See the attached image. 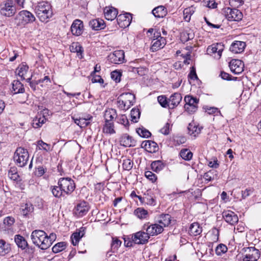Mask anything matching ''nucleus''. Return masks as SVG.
Here are the masks:
<instances>
[{"label": "nucleus", "mask_w": 261, "mask_h": 261, "mask_svg": "<svg viewBox=\"0 0 261 261\" xmlns=\"http://www.w3.org/2000/svg\"><path fill=\"white\" fill-rule=\"evenodd\" d=\"M171 217L169 214H162L161 215L158 219V223L159 225H161L164 227L168 226L171 223Z\"/></svg>", "instance_id": "7c9ffc66"}, {"label": "nucleus", "mask_w": 261, "mask_h": 261, "mask_svg": "<svg viewBox=\"0 0 261 261\" xmlns=\"http://www.w3.org/2000/svg\"><path fill=\"white\" fill-rule=\"evenodd\" d=\"M140 116V112L138 109L134 108L131 110V121L134 123L137 122Z\"/></svg>", "instance_id": "09e8293b"}, {"label": "nucleus", "mask_w": 261, "mask_h": 261, "mask_svg": "<svg viewBox=\"0 0 261 261\" xmlns=\"http://www.w3.org/2000/svg\"><path fill=\"white\" fill-rule=\"evenodd\" d=\"M141 146L142 148L150 153L155 152L158 149L157 143L150 140L143 141Z\"/></svg>", "instance_id": "5701e85b"}, {"label": "nucleus", "mask_w": 261, "mask_h": 261, "mask_svg": "<svg viewBox=\"0 0 261 261\" xmlns=\"http://www.w3.org/2000/svg\"><path fill=\"white\" fill-rule=\"evenodd\" d=\"M150 237L147 232L140 231L134 233L132 237V241L137 244H144L148 242Z\"/></svg>", "instance_id": "4468645a"}, {"label": "nucleus", "mask_w": 261, "mask_h": 261, "mask_svg": "<svg viewBox=\"0 0 261 261\" xmlns=\"http://www.w3.org/2000/svg\"><path fill=\"white\" fill-rule=\"evenodd\" d=\"M33 211V205L30 203H27L23 205H21L20 208V213L24 216H27L30 213Z\"/></svg>", "instance_id": "4c0bfd02"}, {"label": "nucleus", "mask_w": 261, "mask_h": 261, "mask_svg": "<svg viewBox=\"0 0 261 261\" xmlns=\"http://www.w3.org/2000/svg\"><path fill=\"white\" fill-rule=\"evenodd\" d=\"M224 50V45L221 43L213 44L207 48V54L213 56L216 59H220Z\"/></svg>", "instance_id": "9d476101"}, {"label": "nucleus", "mask_w": 261, "mask_h": 261, "mask_svg": "<svg viewBox=\"0 0 261 261\" xmlns=\"http://www.w3.org/2000/svg\"><path fill=\"white\" fill-rule=\"evenodd\" d=\"M31 239L33 244L42 250L49 248V241L46 239V233L41 230H35L32 232Z\"/></svg>", "instance_id": "f03ea898"}, {"label": "nucleus", "mask_w": 261, "mask_h": 261, "mask_svg": "<svg viewBox=\"0 0 261 261\" xmlns=\"http://www.w3.org/2000/svg\"><path fill=\"white\" fill-rule=\"evenodd\" d=\"M84 30L83 21L80 19H76L73 21L71 26V31L73 35L76 36L81 35Z\"/></svg>", "instance_id": "4be33fe9"}, {"label": "nucleus", "mask_w": 261, "mask_h": 261, "mask_svg": "<svg viewBox=\"0 0 261 261\" xmlns=\"http://www.w3.org/2000/svg\"><path fill=\"white\" fill-rule=\"evenodd\" d=\"M15 219L12 216L6 217L3 223L0 225V230L2 231L7 232L8 234H13L14 231L12 229V225L15 223Z\"/></svg>", "instance_id": "f8f14e48"}, {"label": "nucleus", "mask_w": 261, "mask_h": 261, "mask_svg": "<svg viewBox=\"0 0 261 261\" xmlns=\"http://www.w3.org/2000/svg\"><path fill=\"white\" fill-rule=\"evenodd\" d=\"M229 66L232 72L239 74L243 71L244 64L241 60L233 59L229 62Z\"/></svg>", "instance_id": "a211bd4d"}, {"label": "nucleus", "mask_w": 261, "mask_h": 261, "mask_svg": "<svg viewBox=\"0 0 261 261\" xmlns=\"http://www.w3.org/2000/svg\"><path fill=\"white\" fill-rule=\"evenodd\" d=\"M46 121L45 116L41 114H38L32 121V126L35 128L40 127Z\"/></svg>", "instance_id": "c85d7f7f"}, {"label": "nucleus", "mask_w": 261, "mask_h": 261, "mask_svg": "<svg viewBox=\"0 0 261 261\" xmlns=\"http://www.w3.org/2000/svg\"><path fill=\"white\" fill-rule=\"evenodd\" d=\"M216 171L214 170H210L208 172L205 173L203 175V178L205 180L211 181L214 180L216 176V174H214Z\"/></svg>", "instance_id": "13d9d810"}, {"label": "nucleus", "mask_w": 261, "mask_h": 261, "mask_svg": "<svg viewBox=\"0 0 261 261\" xmlns=\"http://www.w3.org/2000/svg\"><path fill=\"white\" fill-rule=\"evenodd\" d=\"M145 177L150 180L152 182H154L157 179V177L155 174L152 173L151 171H147L145 172Z\"/></svg>", "instance_id": "e2e57ef3"}, {"label": "nucleus", "mask_w": 261, "mask_h": 261, "mask_svg": "<svg viewBox=\"0 0 261 261\" xmlns=\"http://www.w3.org/2000/svg\"><path fill=\"white\" fill-rule=\"evenodd\" d=\"M51 192L53 195L57 198H59L62 195H63V191L60 188V186L58 185V186H54L51 187Z\"/></svg>", "instance_id": "3c124183"}, {"label": "nucleus", "mask_w": 261, "mask_h": 261, "mask_svg": "<svg viewBox=\"0 0 261 261\" xmlns=\"http://www.w3.org/2000/svg\"><path fill=\"white\" fill-rule=\"evenodd\" d=\"M46 239H48V241H49V247L50 246V245L52 244V243L55 241L56 239V234L54 233H51L49 234V236H48L46 234Z\"/></svg>", "instance_id": "774afa93"}, {"label": "nucleus", "mask_w": 261, "mask_h": 261, "mask_svg": "<svg viewBox=\"0 0 261 261\" xmlns=\"http://www.w3.org/2000/svg\"><path fill=\"white\" fill-rule=\"evenodd\" d=\"M179 154L182 159L186 161H190L193 156V153L188 149H181Z\"/></svg>", "instance_id": "79ce46f5"}, {"label": "nucleus", "mask_w": 261, "mask_h": 261, "mask_svg": "<svg viewBox=\"0 0 261 261\" xmlns=\"http://www.w3.org/2000/svg\"><path fill=\"white\" fill-rule=\"evenodd\" d=\"M166 43V39L161 36L160 33L154 31L153 36L151 39L150 50L152 51L158 50L163 48Z\"/></svg>", "instance_id": "20e7f679"}, {"label": "nucleus", "mask_w": 261, "mask_h": 261, "mask_svg": "<svg viewBox=\"0 0 261 261\" xmlns=\"http://www.w3.org/2000/svg\"><path fill=\"white\" fill-rule=\"evenodd\" d=\"M10 250L9 244H6L3 240H0V255L3 256L8 253Z\"/></svg>", "instance_id": "ea45409f"}, {"label": "nucleus", "mask_w": 261, "mask_h": 261, "mask_svg": "<svg viewBox=\"0 0 261 261\" xmlns=\"http://www.w3.org/2000/svg\"><path fill=\"white\" fill-rule=\"evenodd\" d=\"M258 250L254 247H248L245 250V254L243 256V261H256L259 257Z\"/></svg>", "instance_id": "9b49d317"}, {"label": "nucleus", "mask_w": 261, "mask_h": 261, "mask_svg": "<svg viewBox=\"0 0 261 261\" xmlns=\"http://www.w3.org/2000/svg\"><path fill=\"white\" fill-rule=\"evenodd\" d=\"M137 133L141 137L148 138L151 136V133L144 128H139L137 129Z\"/></svg>", "instance_id": "4d7b16f0"}, {"label": "nucleus", "mask_w": 261, "mask_h": 261, "mask_svg": "<svg viewBox=\"0 0 261 261\" xmlns=\"http://www.w3.org/2000/svg\"><path fill=\"white\" fill-rule=\"evenodd\" d=\"M117 111L114 109H109L106 110L104 114L105 121H112V120L117 118Z\"/></svg>", "instance_id": "473e14b6"}, {"label": "nucleus", "mask_w": 261, "mask_h": 261, "mask_svg": "<svg viewBox=\"0 0 261 261\" xmlns=\"http://www.w3.org/2000/svg\"><path fill=\"white\" fill-rule=\"evenodd\" d=\"M133 166V162L129 159H125L123 160L122 167L123 169L129 171Z\"/></svg>", "instance_id": "6e6d98bb"}, {"label": "nucleus", "mask_w": 261, "mask_h": 261, "mask_svg": "<svg viewBox=\"0 0 261 261\" xmlns=\"http://www.w3.org/2000/svg\"><path fill=\"white\" fill-rule=\"evenodd\" d=\"M17 247L20 249L18 250V254L22 251L21 256L23 259H27L30 257L31 250L28 247V244L25 239L22 236L17 234Z\"/></svg>", "instance_id": "423d86ee"}, {"label": "nucleus", "mask_w": 261, "mask_h": 261, "mask_svg": "<svg viewBox=\"0 0 261 261\" xmlns=\"http://www.w3.org/2000/svg\"><path fill=\"white\" fill-rule=\"evenodd\" d=\"M120 142L121 145L125 147L134 146L136 143L132 137L127 134H124L121 137Z\"/></svg>", "instance_id": "cd10ccee"}, {"label": "nucleus", "mask_w": 261, "mask_h": 261, "mask_svg": "<svg viewBox=\"0 0 261 261\" xmlns=\"http://www.w3.org/2000/svg\"><path fill=\"white\" fill-rule=\"evenodd\" d=\"M8 177L9 178L15 181L16 180V168L15 167H11L8 172Z\"/></svg>", "instance_id": "680f3d73"}, {"label": "nucleus", "mask_w": 261, "mask_h": 261, "mask_svg": "<svg viewBox=\"0 0 261 261\" xmlns=\"http://www.w3.org/2000/svg\"><path fill=\"white\" fill-rule=\"evenodd\" d=\"M244 4L243 0H229V4L232 7H239Z\"/></svg>", "instance_id": "69168bd1"}, {"label": "nucleus", "mask_w": 261, "mask_h": 261, "mask_svg": "<svg viewBox=\"0 0 261 261\" xmlns=\"http://www.w3.org/2000/svg\"><path fill=\"white\" fill-rule=\"evenodd\" d=\"M245 47L246 43L245 42L235 41L231 44L230 50L234 54H239L243 51Z\"/></svg>", "instance_id": "b1692460"}, {"label": "nucleus", "mask_w": 261, "mask_h": 261, "mask_svg": "<svg viewBox=\"0 0 261 261\" xmlns=\"http://www.w3.org/2000/svg\"><path fill=\"white\" fill-rule=\"evenodd\" d=\"M89 25L93 30H100L106 27V23L102 19L96 18L90 21Z\"/></svg>", "instance_id": "393cba45"}, {"label": "nucleus", "mask_w": 261, "mask_h": 261, "mask_svg": "<svg viewBox=\"0 0 261 261\" xmlns=\"http://www.w3.org/2000/svg\"><path fill=\"white\" fill-rule=\"evenodd\" d=\"M121 75V73L117 71H114L111 74V78L116 83L120 81Z\"/></svg>", "instance_id": "0e129e2a"}, {"label": "nucleus", "mask_w": 261, "mask_h": 261, "mask_svg": "<svg viewBox=\"0 0 261 261\" xmlns=\"http://www.w3.org/2000/svg\"><path fill=\"white\" fill-rule=\"evenodd\" d=\"M15 7L11 1H8L4 5L0 6V13L6 16H11L15 13Z\"/></svg>", "instance_id": "dca6fc26"}, {"label": "nucleus", "mask_w": 261, "mask_h": 261, "mask_svg": "<svg viewBox=\"0 0 261 261\" xmlns=\"http://www.w3.org/2000/svg\"><path fill=\"white\" fill-rule=\"evenodd\" d=\"M24 155L17 156V164L20 167H23L29 160V153H23Z\"/></svg>", "instance_id": "8fccbe9b"}, {"label": "nucleus", "mask_w": 261, "mask_h": 261, "mask_svg": "<svg viewBox=\"0 0 261 261\" xmlns=\"http://www.w3.org/2000/svg\"><path fill=\"white\" fill-rule=\"evenodd\" d=\"M19 69L17 74L20 77L22 80H25V76L29 70V66L25 63H22L17 68Z\"/></svg>", "instance_id": "f704fd0d"}, {"label": "nucleus", "mask_w": 261, "mask_h": 261, "mask_svg": "<svg viewBox=\"0 0 261 261\" xmlns=\"http://www.w3.org/2000/svg\"><path fill=\"white\" fill-rule=\"evenodd\" d=\"M104 12L106 18L109 20H114L118 14L117 9L112 7L105 8Z\"/></svg>", "instance_id": "bb28decb"}, {"label": "nucleus", "mask_w": 261, "mask_h": 261, "mask_svg": "<svg viewBox=\"0 0 261 261\" xmlns=\"http://www.w3.org/2000/svg\"><path fill=\"white\" fill-rule=\"evenodd\" d=\"M102 132L107 134H114L115 133L114 124L112 121H105L102 127Z\"/></svg>", "instance_id": "2f4dec72"}, {"label": "nucleus", "mask_w": 261, "mask_h": 261, "mask_svg": "<svg viewBox=\"0 0 261 261\" xmlns=\"http://www.w3.org/2000/svg\"><path fill=\"white\" fill-rule=\"evenodd\" d=\"M143 230H145L150 236H156L162 233L164 230L163 226L159 224H145L143 226Z\"/></svg>", "instance_id": "ddd939ff"}, {"label": "nucleus", "mask_w": 261, "mask_h": 261, "mask_svg": "<svg viewBox=\"0 0 261 261\" xmlns=\"http://www.w3.org/2000/svg\"><path fill=\"white\" fill-rule=\"evenodd\" d=\"M37 146L39 149H43L46 151L51 150L50 145L44 142L42 140H39L37 141Z\"/></svg>", "instance_id": "bf43d9fd"}, {"label": "nucleus", "mask_w": 261, "mask_h": 261, "mask_svg": "<svg viewBox=\"0 0 261 261\" xmlns=\"http://www.w3.org/2000/svg\"><path fill=\"white\" fill-rule=\"evenodd\" d=\"M66 248V243L64 242H61L55 244L53 246L52 250L54 253H57L64 250Z\"/></svg>", "instance_id": "de8ad7c7"}, {"label": "nucleus", "mask_w": 261, "mask_h": 261, "mask_svg": "<svg viewBox=\"0 0 261 261\" xmlns=\"http://www.w3.org/2000/svg\"><path fill=\"white\" fill-rule=\"evenodd\" d=\"M31 77H28L26 79V81L30 83V86L33 90H36L37 85L41 83L45 82V85H41L42 88H45L47 87L50 83L51 81L48 76H45L43 79L39 80L38 81H31Z\"/></svg>", "instance_id": "aec40b11"}, {"label": "nucleus", "mask_w": 261, "mask_h": 261, "mask_svg": "<svg viewBox=\"0 0 261 261\" xmlns=\"http://www.w3.org/2000/svg\"><path fill=\"white\" fill-rule=\"evenodd\" d=\"M158 101L162 107L169 108V99L167 100L165 96L161 95L158 96Z\"/></svg>", "instance_id": "5fc2aeb1"}, {"label": "nucleus", "mask_w": 261, "mask_h": 261, "mask_svg": "<svg viewBox=\"0 0 261 261\" xmlns=\"http://www.w3.org/2000/svg\"><path fill=\"white\" fill-rule=\"evenodd\" d=\"M70 49L72 52H76L80 59H82L83 58L82 55L83 52V48L77 43H73L70 47Z\"/></svg>", "instance_id": "37998d69"}, {"label": "nucleus", "mask_w": 261, "mask_h": 261, "mask_svg": "<svg viewBox=\"0 0 261 261\" xmlns=\"http://www.w3.org/2000/svg\"><path fill=\"white\" fill-rule=\"evenodd\" d=\"M222 217L227 223L231 225H234L239 220L238 216L230 211L223 212Z\"/></svg>", "instance_id": "412c9836"}, {"label": "nucleus", "mask_w": 261, "mask_h": 261, "mask_svg": "<svg viewBox=\"0 0 261 261\" xmlns=\"http://www.w3.org/2000/svg\"><path fill=\"white\" fill-rule=\"evenodd\" d=\"M84 230H80L79 232L73 233L71 236V240L72 244L74 246H76L78 244L80 239L84 236Z\"/></svg>", "instance_id": "c9c22d12"}, {"label": "nucleus", "mask_w": 261, "mask_h": 261, "mask_svg": "<svg viewBox=\"0 0 261 261\" xmlns=\"http://www.w3.org/2000/svg\"><path fill=\"white\" fill-rule=\"evenodd\" d=\"M151 167L153 171L158 172L164 168V164L161 161H155L151 163Z\"/></svg>", "instance_id": "c03bdc74"}, {"label": "nucleus", "mask_w": 261, "mask_h": 261, "mask_svg": "<svg viewBox=\"0 0 261 261\" xmlns=\"http://www.w3.org/2000/svg\"><path fill=\"white\" fill-rule=\"evenodd\" d=\"M118 123L121 124L126 128H128L129 121L125 115H120L118 117Z\"/></svg>", "instance_id": "864d4df0"}, {"label": "nucleus", "mask_w": 261, "mask_h": 261, "mask_svg": "<svg viewBox=\"0 0 261 261\" xmlns=\"http://www.w3.org/2000/svg\"><path fill=\"white\" fill-rule=\"evenodd\" d=\"M182 99L180 94L175 93L169 98V109H174L180 103Z\"/></svg>", "instance_id": "a878e982"}, {"label": "nucleus", "mask_w": 261, "mask_h": 261, "mask_svg": "<svg viewBox=\"0 0 261 261\" xmlns=\"http://www.w3.org/2000/svg\"><path fill=\"white\" fill-rule=\"evenodd\" d=\"M89 210L88 203L86 201H82L79 203L75 207L74 213L77 217H81L85 215Z\"/></svg>", "instance_id": "6ab92c4d"}, {"label": "nucleus", "mask_w": 261, "mask_h": 261, "mask_svg": "<svg viewBox=\"0 0 261 261\" xmlns=\"http://www.w3.org/2000/svg\"><path fill=\"white\" fill-rule=\"evenodd\" d=\"M170 124L168 123H166L165 125L163 127L160 132L164 135H168L169 133Z\"/></svg>", "instance_id": "338daca9"}, {"label": "nucleus", "mask_w": 261, "mask_h": 261, "mask_svg": "<svg viewBox=\"0 0 261 261\" xmlns=\"http://www.w3.org/2000/svg\"><path fill=\"white\" fill-rule=\"evenodd\" d=\"M92 118V116L90 115H88L85 117H82L79 118L78 123H79V126L81 127H84L87 126L90 124V120Z\"/></svg>", "instance_id": "49530a36"}, {"label": "nucleus", "mask_w": 261, "mask_h": 261, "mask_svg": "<svg viewBox=\"0 0 261 261\" xmlns=\"http://www.w3.org/2000/svg\"><path fill=\"white\" fill-rule=\"evenodd\" d=\"M58 184L66 195L70 194L75 188L74 181L70 178H61L59 180Z\"/></svg>", "instance_id": "39448f33"}, {"label": "nucleus", "mask_w": 261, "mask_h": 261, "mask_svg": "<svg viewBox=\"0 0 261 261\" xmlns=\"http://www.w3.org/2000/svg\"><path fill=\"white\" fill-rule=\"evenodd\" d=\"M185 110L189 113L195 112L198 108L199 99L191 95H187L185 97Z\"/></svg>", "instance_id": "0eeeda50"}, {"label": "nucleus", "mask_w": 261, "mask_h": 261, "mask_svg": "<svg viewBox=\"0 0 261 261\" xmlns=\"http://www.w3.org/2000/svg\"><path fill=\"white\" fill-rule=\"evenodd\" d=\"M188 128L189 130V134L191 136H193L195 137L198 135L201 131L200 128L194 122L190 123Z\"/></svg>", "instance_id": "e433bc0d"}, {"label": "nucleus", "mask_w": 261, "mask_h": 261, "mask_svg": "<svg viewBox=\"0 0 261 261\" xmlns=\"http://www.w3.org/2000/svg\"><path fill=\"white\" fill-rule=\"evenodd\" d=\"M202 231V228L200 226L199 223H193L190 226L189 233L191 236H197L201 234Z\"/></svg>", "instance_id": "c756f323"}, {"label": "nucleus", "mask_w": 261, "mask_h": 261, "mask_svg": "<svg viewBox=\"0 0 261 261\" xmlns=\"http://www.w3.org/2000/svg\"><path fill=\"white\" fill-rule=\"evenodd\" d=\"M135 102V95L130 93H126L119 96L117 102V106L120 109L126 111L129 109Z\"/></svg>", "instance_id": "7ed1b4c3"}, {"label": "nucleus", "mask_w": 261, "mask_h": 261, "mask_svg": "<svg viewBox=\"0 0 261 261\" xmlns=\"http://www.w3.org/2000/svg\"><path fill=\"white\" fill-rule=\"evenodd\" d=\"M137 217L140 219L146 218L148 216V212L142 208H138L135 211Z\"/></svg>", "instance_id": "603ef678"}, {"label": "nucleus", "mask_w": 261, "mask_h": 261, "mask_svg": "<svg viewBox=\"0 0 261 261\" xmlns=\"http://www.w3.org/2000/svg\"><path fill=\"white\" fill-rule=\"evenodd\" d=\"M108 60L114 64H121L124 60V52L122 50H115L108 57Z\"/></svg>", "instance_id": "2eb2a0df"}, {"label": "nucleus", "mask_w": 261, "mask_h": 261, "mask_svg": "<svg viewBox=\"0 0 261 261\" xmlns=\"http://www.w3.org/2000/svg\"><path fill=\"white\" fill-rule=\"evenodd\" d=\"M132 19V14L129 13H125L119 15L117 17V21L120 28H125L128 27Z\"/></svg>", "instance_id": "f3484780"}, {"label": "nucleus", "mask_w": 261, "mask_h": 261, "mask_svg": "<svg viewBox=\"0 0 261 261\" xmlns=\"http://www.w3.org/2000/svg\"><path fill=\"white\" fill-rule=\"evenodd\" d=\"M36 14L42 22H48L53 16L51 6L48 2L39 3L35 9Z\"/></svg>", "instance_id": "f257e3e1"}, {"label": "nucleus", "mask_w": 261, "mask_h": 261, "mask_svg": "<svg viewBox=\"0 0 261 261\" xmlns=\"http://www.w3.org/2000/svg\"><path fill=\"white\" fill-rule=\"evenodd\" d=\"M35 20V17L31 12L26 10L21 11L17 16V25H24L33 22Z\"/></svg>", "instance_id": "1a4fd4ad"}, {"label": "nucleus", "mask_w": 261, "mask_h": 261, "mask_svg": "<svg viewBox=\"0 0 261 261\" xmlns=\"http://www.w3.org/2000/svg\"><path fill=\"white\" fill-rule=\"evenodd\" d=\"M193 37L194 34L192 32H188L187 31H185L180 33V40L182 42H186L188 40L193 39Z\"/></svg>", "instance_id": "a18cd8bd"}, {"label": "nucleus", "mask_w": 261, "mask_h": 261, "mask_svg": "<svg viewBox=\"0 0 261 261\" xmlns=\"http://www.w3.org/2000/svg\"><path fill=\"white\" fill-rule=\"evenodd\" d=\"M226 17L229 21H239L242 19V13L237 9L225 8L223 10Z\"/></svg>", "instance_id": "6e6552de"}, {"label": "nucleus", "mask_w": 261, "mask_h": 261, "mask_svg": "<svg viewBox=\"0 0 261 261\" xmlns=\"http://www.w3.org/2000/svg\"><path fill=\"white\" fill-rule=\"evenodd\" d=\"M195 12V8L193 7H188L186 8L183 11L184 18L185 21L189 22L191 16Z\"/></svg>", "instance_id": "a19ab883"}, {"label": "nucleus", "mask_w": 261, "mask_h": 261, "mask_svg": "<svg viewBox=\"0 0 261 261\" xmlns=\"http://www.w3.org/2000/svg\"><path fill=\"white\" fill-rule=\"evenodd\" d=\"M152 13L155 17L162 18L167 14V10L163 6H160L155 8Z\"/></svg>", "instance_id": "72a5a7b5"}, {"label": "nucleus", "mask_w": 261, "mask_h": 261, "mask_svg": "<svg viewBox=\"0 0 261 261\" xmlns=\"http://www.w3.org/2000/svg\"><path fill=\"white\" fill-rule=\"evenodd\" d=\"M227 250L226 246L224 244H221L219 245L216 248V253L217 255H220L223 253H225Z\"/></svg>", "instance_id": "052dcab7"}, {"label": "nucleus", "mask_w": 261, "mask_h": 261, "mask_svg": "<svg viewBox=\"0 0 261 261\" xmlns=\"http://www.w3.org/2000/svg\"><path fill=\"white\" fill-rule=\"evenodd\" d=\"M122 242L117 237H112L111 244V252H115L120 247Z\"/></svg>", "instance_id": "58836bf2"}]
</instances>
